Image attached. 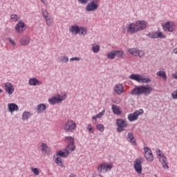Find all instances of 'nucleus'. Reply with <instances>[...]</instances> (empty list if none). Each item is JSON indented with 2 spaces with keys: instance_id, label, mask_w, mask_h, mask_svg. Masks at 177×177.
Listing matches in <instances>:
<instances>
[{
  "instance_id": "nucleus-14",
  "label": "nucleus",
  "mask_w": 177,
  "mask_h": 177,
  "mask_svg": "<svg viewBox=\"0 0 177 177\" xmlns=\"http://www.w3.org/2000/svg\"><path fill=\"white\" fill-rule=\"evenodd\" d=\"M149 37L153 39L160 38L161 39L166 38L165 35H164V33L161 32H151L149 34Z\"/></svg>"
},
{
  "instance_id": "nucleus-9",
  "label": "nucleus",
  "mask_w": 177,
  "mask_h": 177,
  "mask_svg": "<svg viewBox=\"0 0 177 177\" xmlns=\"http://www.w3.org/2000/svg\"><path fill=\"white\" fill-rule=\"evenodd\" d=\"M164 31H169V32H174L175 30V23L173 21H169L162 25Z\"/></svg>"
},
{
  "instance_id": "nucleus-32",
  "label": "nucleus",
  "mask_w": 177,
  "mask_h": 177,
  "mask_svg": "<svg viewBox=\"0 0 177 177\" xmlns=\"http://www.w3.org/2000/svg\"><path fill=\"white\" fill-rule=\"evenodd\" d=\"M31 117V113L28 111H24L22 115L23 121H26V120H28Z\"/></svg>"
},
{
  "instance_id": "nucleus-53",
  "label": "nucleus",
  "mask_w": 177,
  "mask_h": 177,
  "mask_svg": "<svg viewBox=\"0 0 177 177\" xmlns=\"http://www.w3.org/2000/svg\"><path fill=\"white\" fill-rule=\"evenodd\" d=\"M173 52H174V53H175V55H177V48H174L173 50Z\"/></svg>"
},
{
  "instance_id": "nucleus-43",
  "label": "nucleus",
  "mask_w": 177,
  "mask_h": 177,
  "mask_svg": "<svg viewBox=\"0 0 177 177\" xmlns=\"http://www.w3.org/2000/svg\"><path fill=\"white\" fill-rule=\"evenodd\" d=\"M43 16H44L45 20H46V19H49L50 17V15H49V12H48V11H46V10H43Z\"/></svg>"
},
{
  "instance_id": "nucleus-4",
  "label": "nucleus",
  "mask_w": 177,
  "mask_h": 177,
  "mask_svg": "<svg viewBox=\"0 0 177 177\" xmlns=\"http://www.w3.org/2000/svg\"><path fill=\"white\" fill-rule=\"evenodd\" d=\"M129 78L133 80V81H136L137 82H142V84H146V82H150V79L142 77L139 74H131Z\"/></svg>"
},
{
  "instance_id": "nucleus-7",
  "label": "nucleus",
  "mask_w": 177,
  "mask_h": 177,
  "mask_svg": "<svg viewBox=\"0 0 177 177\" xmlns=\"http://www.w3.org/2000/svg\"><path fill=\"white\" fill-rule=\"evenodd\" d=\"M67 97V95L64 94L63 95H58L57 97H52L48 99V102L50 104H56V103H61Z\"/></svg>"
},
{
  "instance_id": "nucleus-51",
  "label": "nucleus",
  "mask_w": 177,
  "mask_h": 177,
  "mask_svg": "<svg viewBox=\"0 0 177 177\" xmlns=\"http://www.w3.org/2000/svg\"><path fill=\"white\" fill-rule=\"evenodd\" d=\"M172 77L173 78H174V80H177V72H175L174 73H173Z\"/></svg>"
},
{
  "instance_id": "nucleus-20",
  "label": "nucleus",
  "mask_w": 177,
  "mask_h": 177,
  "mask_svg": "<svg viewBox=\"0 0 177 177\" xmlns=\"http://www.w3.org/2000/svg\"><path fill=\"white\" fill-rule=\"evenodd\" d=\"M69 31L71 34L74 35H77V34H80V27L77 25H73L69 27Z\"/></svg>"
},
{
  "instance_id": "nucleus-27",
  "label": "nucleus",
  "mask_w": 177,
  "mask_h": 177,
  "mask_svg": "<svg viewBox=\"0 0 177 177\" xmlns=\"http://www.w3.org/2000/svg\"><path fill=\"white\" fill-rule=\"evenodd\" d=\"M157 77H160V78H162L165 81H167V73L164 71H159L156 73Z\"/></svg>"
},
{
  "instance_id": "nucleus-35",
  "label": "nucleus",
  "mask_w": 177,
  "mask_h": 177,
  "mask_svg": "<svg viewBox=\"0 0 177 177\" xmlns=\"http://www.w3.org/2000/svg\"><path fill=\"white\" fill-rule=\"evenodd\" d=\"M91 50H93V52L94 53H97V52H99V50H100V46H99L97 44H93Z\"/></svg>"
},
{
  "instance_id": "nucleus-40",
  "label": "nucleus",
  "mask_w": 177,
  "mask_h": 177,
  "mask_svg": "<svg viewBox=\"0 0 177 177\" xmlns=\"http://www.w3.org/2000/svg\"><path fill=\"white\" fill-rule=\"evenodd\" d=\"M46 20V25L48 27H52V25L53 24V19H52V17L47 18Z\"/></svg>"
},
{
  "instance_id": "nucleus-52",
  "label": "nucleus",
  "mask_w": 177,
  "mask_h": 177,
  "mask_svg": "<svg viewBox=\"0 0 177 177\" xmlns=\"http://www.w3.org/2000/svg\"><path fill=\"white\" fill-rule=\"evenodd\" d=\"M97 118H97V115H96L95 116H93L92 117V120H95V121H96V119Z\"/></svg>"
},
{
  "instance_id": "nucleus-47",
  "label": "nucleus",
  "mask_w": 177,
  "mask_h": 177,
  "mask_svg": "<svg viewBox=\"0 0 177 177\" xmlns=\"http://www.w3.org/2000/svg\"><path fill=\"white\" fill-rule=\"evenodd\" d=\"M171 97H172V99L177 100V90L174 91L171 93Z\"/></svg>"
},
{
  "instance_id": "nucleus-30",
  "label": "nucleus",
  "mask_w": 177,
  "mask_h": 177,
  "mask_svg": "<svg viewBox=\"0 0 177 177\" xmlns=\"http://www.w3.org/2000/svg\"><path fill=\"white\" fill-rule=\"evenodd\" d=\"M138 48H129L127 50V52L130 54L132 55V56L137 57L138 56Z\"/></svg>"
},
{
  "instance_id": "nucleus-44",
  "label": "nucleus",
  "mask_w": 177,
  "mask_h": 177,
  "mask_svg": "<svg viewBox=\"0 0 177 177\" xmlns=\"http://www.w3.org/2000/svg\"><path fill=\"white\" fill-rule=\"evenodd\" d=\"M66 140H68V142H69V144L74 145V138L71 136H68V137H66Z\"/></svg>"
},
{
  "instance_id": "nucleus-18",
  "label": "nucleus",
  "mask_w": 177,
  "mask_h": 177,
  "mask_svg": "<svg viewBox=\"0 0 177 177\" xmlns=\"http://www.w3.org/2000/svg\"><path fill=\"white\" fill-rule=\"evenodd\" d=\"M159 161L162 164V167L166 169H169V166L168 165V160L167 159V156H162L160 158H159Z\"/></svg>"
},
{
  "instance_id": "nucleus-19",
  "label": "nucleus",
  "mask_w": 177,
  "mask_h": 177,
  "mask_svg": "<svg viewBox=\"0 0 177 177\" xmlns=\"http://www.w3.org/2000/svg\"><path fill=\"white\" fill-rule=\"evenodd\" d=\"M28 84L32 86H37V85H42V82L38 80L35 77H32V78L29 79Z\"/></svg>"
},
{
  "instance_id": "nucleus-22",
  "label": "nucleus",
  "mask_w": 177,
  "mask_h": 177,
  "mask_svg": "<svg viewBox=\"0 0 177 177\" xmlns=\"http://www.w3.org/2000/svg\"><path fill=\"white\" fill-rule=\"evenodd\" d=\"M8 107L10 113H14V111H17V110H19V106L15 103L8 104Z\"/></svg>"
},
{
  "instance_id": "nucleus-29",
  "label": "nucleus",
  "mask_w": 177,
  "mask_h": 177,
  "mask_svg": "<svg viewBox=\"0 0 177 177\" xmlns=\"http://www.w3.org/2000/svg\"><path fill=\"white\" fill-rule=\"evenodd\" d=\"M74 150H75V145H74V144H68L65 149V151H67L68 154H70V153H71L72 151H74Z\"/></svg>"
},
{
  "instance_id": "nucleus-42",
  "label": "nucleus",
  "mask_w": 177,
  "mask_h": 177,
  "mask_svg": "<svg viewBox=\"0 0 177 177\" xmlns=\"http://www.w3.org/2000/svg\"><path fill=\"white\" fill-rule=\"evenodd\" d=\"M156 154H157L158 158H160V157H164V156H165L162 153V151L160 150L159 149H156Z\"/></svg>"
},
{
  "instance_id": "nucleus-28",
  "label": "nucleus",
  "mask_w": 177,
  "mask_h": 177,
  "mask_svg": "<svg viewBox=\"0 0 177 177\" xmlns=\"http://www.w3.org/2000/svg\"><path fill=\"white\" fill-rule=\"evenodd\" d=\"M127 140L129 142H131L132 143V145L136 146V140H135V138L133 137V134L132 133H128Z\"/></svg>"
},
{
  "instance_id": "nucleus-56",
  "label": "nucleus",
  "mask_w": 177,
  "mask_h": 177,
  "mask_svg": "<svg viewBox=\"0 0 177 177\" xmlns=\"http://www.w3.org/2000/svg\"><path fill=\"white\" fill-rule=\"evenodd\" d=\"M41 1L42 2V3H45V0H41Z\"/></svg>"
},
{
  "instance_id": "nucleus-39",
  "label": "nucleus",
  "mask_w": 177,
  "mask_h": 177,
  "mask_svg": "<svg viewBox=\"0 0 177 177\" xmlns=\"http://www.w3.org/2000/svg\"><path fill=\"white\" fill-rule=\"evenodd\" d=\"M86 129L88 131L89 133H93L95 132V128L91 124L86 125Z\"/></svg>"
},
{
  "instance_id": "nucleus-49",
  "label": "nucleus",
  "mask_w": 177,
  "mask_h": 177,
  "mask_svg": "<svg viewBox=\"0 0 177 177\" xmlns=\"http://www.w3.org/2000/svg\"><path fill=\"white\" fill-rule=\"evenodd\" d=\"M80 3H82V5H85V3H88V1L89 0H77Z\"/></svg>"
},
{
  "instance_id": "nucleus-8",
  "label": "nucleus",
  "mask_w": 177,
  "mask_h": 177,
  "mask_svg": "<svg viewBox=\"0 0 177 177\" xmlns=\"http://www.w3.org/2000/svg\"><path fill=\"white\" fill-rule=\"evenodd\" d=\"M143 162V158H137L133 162V165H134V169L137 174H142V163Z\"/></svg>"
},
{
  "instance_id": "nucleus-38",
  "label": "nucleus",
  "mask_w": 177,
  "mask_h": 177,
  "mask_svg": "<svg viewBox=\"0 0 177 177\" xmlns=\"http://www.w3.org/2000/svg\"><path fill=\"white\" fill-rule=\"evenodd\" d=\"M60 63H68V56L64 55L59 58Z\"/></svg>"
},
{
  "instance_id": "nucleus-48",
  "label": "nucleus",
  "mask_w": 177,
  "mask_h": 177,
  "mask_svg": "<svg viewBox=\"0 0 177 177\" xmlns=\"http://www.w3.org/2000/svg\"><path fill=\"white\" fill-rule=\"evenodd\" d=\"M80 62V57H72L70 59V62Z\"/></svg>"
},
{
  "instance_id": "nucleus-13",
  "label": "nucleus",
  "mask_w": 177,
  "mask_h": 177,
  "mask_svg": "<svg viewBox=\"0 0 177 177\" xmlns=\"http://www.w3.org/2000/svg\"><path fill=\"white\" fill-rule=\"evenodd\" d=\"M4 88L8 95H12L13 92H15V86H13V84L10 82L5 83Z\"/></svg>"
},
{
  "instance_id": "nucleus-2",
  "label": "nucleus",
  "mask_w": 177,
  "mask_h": 177,
  "mask_svg": "<svg viewBox=\"0 0 177 177\" xmlns=\"http://www.w3.org/2000/svg\"><path fill=\"white\" fill-rule=\"evenodd\" d=\"M65 132L73 133L77 129V123L73 120H68L64 126Z\"/></svg>"
},
{
  "instance_id": "nucleus-34",
  "label": "nucleus",
  "mask_w": 177,
  "mask_h": 177,
  "mask_svg": "<svg viewBox=\"0 0 177 177\" xmlns=\"http://www.w3.org/2000/svg\"><path fill=\"white\" fill-rule=\"evenodd\" d=\"M31 172L35 175V176H38L39 175V169L37 167H31Z\"/></svg>"
},
{
  "instance_id": "nucleus-55",
  "label": "nucleus",
  "mask_w": 177,
  "mask_h": 177,
  "mask_svg": "<svg viewBox=\"0 0 177 177\" xmlns=\"http://www.w3.org/2000/svg\"><path fill=\"white\" fill-rule=\"evenodd\" d=\"M41 1L42 2V3H45V0H41Z\"/></svg>"
},
{
  "instance_id": "nucleus-26",
  "label": "nucleus",
  "mask_w": 177,
  "mask_h": 177,
  "mask_svg": "<svg viewBox=\"0 0 177 177\" xmlns=\"http://www.w3.org/2000/svg\"><path fill=\"white\" fill-rule=\"evenodd\" d=\"M46 110V105L45 104H40L37 106L38 114H42Z\"/></svg>"
},
{
  "instance_id": "nucleus-37",
  "label": "nucleus",
  "mask_w": 177,
  "mask_h": 177,
  "mask_svg": "<svg viewBox=\"0 0 177 177\" xmlns=\"http://www.w3.org/2000/svg\"><path fill=\"white\" fill-rule=\"evenodd\" d=\"M115 56L119 58L124 57V51L115 50Z\"/></svg>"
},
{
  "instance_id": "nucleus-16",
  "label": "nucleus",
  "mask_w": 177,
  "mask_h": 177,
  "mask_svg": "<svg viewBox=\"0 0 177 177\" xmlns=\"http://www.w3.org/2000/svg\"><path fill=\"white\" fill-rule=\"evenodd\" d=\"M127 32L129 34H136V32H138L135 23H131L127 26Z\"/></svg>"
},
{
  "instance_id": "nucleus-31",
  "label": "nucleus",
  "mask_w": 177,
  "mask_h": 177,
  "mask_svg": "<svg viewBox=\"0 0 177 177\" xmlns=\"http://www.w3.org/2000/svg\"><path fill=\"white\" fill-rule=\"evenodd\" d=\"M115 50H111L110 53L106 54L107 59H110L111 60L115 59Z\"/></svg>"
},
{
  "instance_id": "nucleus-11",
  "label": "nucleus",
  "mask_w": 177,
  "mask_h": 177,
  "mask_svg": "<svg viewBox=\"0 0 177 177\" xmlns=\"http://www.w3.org/2000/svg\"><path fill=\"white\" fill-rule=\"evenodd\" d=\"M15 30L19 34H23L26 30V24L23 21H19V23L15 25Z\"/></svg>"
},
{
  "instance_id": "nucleus-12",
  "label": "nucleus",
  "mask_w": 177,
  "mask_h": 177,
  "mask_svg": "<svg viewBox=\"0 0 177 177\" xmlns=\"http://www.w3.org/2000/svg\"><path fill=\"white\" fill-rule=\"evenodd\" d=\"M136 27L137 28V31H141V30H145L147 27V22L145 20L137 21L136 23Z\"/></svg>"
},
{
  "instance_id": "nucleus-17",
  "label": "nucleus",
  "mask_w": 177,
  "mask_h": 177,
  "mask_svg": "<svg viewBox=\"0 0 177 177\" xmlns=\"http://www.w3.org/2000/svg\"><path fill=\"white\" fill-rule=\"evenodd\" d=\"M124 86L122 84H115L114 92L116 95H122V93H124Z\"/></svg>"
},
{
  "instance_id": "nucleus-23",
  "label": "nucleus",
  "mask_w": 177,
  "mask_h": 177,
  "mask_svg": "<svg viewBox=\"0 0 177 177\" xmlns=\"http://www.w3.org/2000/svg\"><path fill=\"white\" fill-rule=\"evenodd\" d=\"M41 147L42 154H48L49 153V151H50V148H49V147H48L46 143H44V142L41 143Z\"/></svg>"
},
{
  "instance_id": "nucleus-10",
  "label": "nucleus",
  "mask_w": 177,
  "mask_h": 177,
  "mask_svg": "<svg viewBox=\"0 0 177 177\" xmlns=\"http://www.w3.org/2000/svg\"><path fill=\"white\" fill-rule=\"evenodd\" d=\"M145 157L147 161L151 162L154 160V156H153V152L150 148L145 147H144Z\"/></svg>"
},
{
  "instance_id": "nucleus-6",
  "label": "nucleus",
  "mask_w": 177,
  "mask_h": 177,
  "mask_svg": "<svg viewBox=\"0 0 177 177\" xmlns=\"http://www.w3.org/2000/svg\"><path fill=\"white\" fill-rule=\"evenodd\" d=\"M117 131L118 132H123L125 131V128L128 127V122L123 119H117L116 120Z\"/></svg>"
},
{
  "instance_id": "nucleus-3",
  "label": "nucleus",
  "mask_w": 177,
  "mask_h": 177,
  "mask_svg": "<svg viewBox=\"0 0 177 177\" xmlns=\"http://www.w3.org/2000/svg\"><path fill=\"white\" fill-rule=\"evenodd\" d=\"M113 165L112 163H102L97 167V171L100 174H106L107 172H110V171H111L113 169Z\"/></svg>"
},
{
  "instance_id": "nucleus-25",
  "label": "nucleus",
  "mask_w": 177,
  "mask_h": 177,
  "mask_svg": "<svg viewBox=\"0 0 177 177\" xmlns=\"http://www.w3.org/2000/svg\"><path fill=\"white\" fill-rule=\"evenodd\" d=\"M68 152L67 151H57L55 156H57V157H63L64 158H66L68 157Z\"/></svg>"
},
{
  "instance_id": "nucleus-21",
  "label": "nucleus",
  "mask_w": 177,
  "mask_h": 177,
  "mask_svg": "<svg viewBox=\"0 0 177 177\" xmlns=\"http://www.w3.org/2000/svg\"><path fill=\"white\" fill-rule=\"evenodd\" d=\"M112 111L116 115H121V114H122V111H121L120 106L115 104L112 105Z\"/></svg>"
},
{
  "instance_id": "nucleus-24",
  "label": "nucleus",
  "mask_w": 177,
  "mask_h": 177,
  "mask_svg": "<svg viewBox=\"0 0 177 177\" xmlns=\"http://www.w3.org/2000/svg\"><path fill=\"white\" fill-rule=\"evenodd\" d=\"M55 162L57 164V167H61V168H63L64 167V165H63V160L62 158L57 156V155H54Z\"/></svg>"
},
{
  "instance_id": "nucleus-15",
  "label": "nucleus",
  "mask_w": 177,
  "mask_h": 177,
  "mask_svg": "<svg viewBox=\"0 0 177 177\" xmlns=\"http://www.w3.org/2000/svg\"><path fill=\"white\" fill-rule=\"evenodd\" d=\"M30 42H31V38L28 36H24L19 39V44L22 46H27L30 45Z\"/></svg>"
},
{
  "instance_id": "nucleus-33",
  "label": "nucleus",
  "mask_w": 177,
  "mask_h": 177,
  "mask_svg": "<svg viewBox=\"0 0 177 177\" xmlns=\"http://www.w3.org/2000/svg\"><path fill=\"white\" fill-rule=\"evenodd\" d=\"M79 34L86 35L88 34V30L85 27H80L79 28Z\"/></svg>"
},
{
  "instance_id": "nucleus-57",
  "label": "nucleus",
  "mask_w": 177,
  "mask_h": 177,
  "mask_svg": "<svg viewBox=\"0 0 177 177\" xmlns=\"http://www.w3.org/2000/svg\"><path fill=\"white\" fill-rule=\"evenodd\" d=\"M2 92H3V90L0 88V93H2Z\"/></svg>"
},
{
  "instance_id": "nucleus-41",
  "label": "nucleus",
  "mask_w": 177,
  "mask_h": 177,
  "mask_svg": "<svg viewBox=\"0 0 177 177\" xmlns=\"http://www.w3.org/2000/svg\"><path fill=\"white\" fill-rule=\"evenodd\" d=\"M97 129L100 131V132H104V125L102 124H98L96 126Z\"/></svg>"
},
{
  "instance_id": "nucleus-46",
  "label": "nucleus",
  "mask_w": 177,
  "mask_h": 177,
  "mask_svg": "<svg viewBox=\"0 0 177 177\" xmlns=\"http://www.w3.org/2000/svg\"><path fill=\"white\" fill-rule=\"evenodd\" d=\"M105 113H106V110L104 109L102 112H100L98 114H97V117L98 118H102V117H103V115H104Z\"/></svg>"
},
{
  "instance_id": "nucleus-1",
  "label": "nucleus",
  "mask_w": 177,
  "mask_h": 177,
  "mask_svg": "<svg viewBox=\"0 0 177 177\" xmlns=\"http://www.w3.org/2000/svg\"><path fill=\"white\" fill-rule=\"evenodd\" d=\"M152 91L153 88L149 85L138 86L132 90L131 95H136V96H139L140 95H150Z\"/></svg>"
},
{
  "instance_id": "nucleus-54",
  "label": "nucleus",
  "mask_w": 177,
  "mask_h": 177,
  "mask_svg": "<svg viewBox=\"0 0 177 177\" xmlns=\"http://www.w3.org/2000/svg\"><path fill=\"white\" fill-rule=\"evenodd\" d=\"M68 177H77V176H75V174H71Z\"/></svg>"
},
{
  "instance_id": "nucleus-5",
  "label": "nucleus",
  "mask_w": 177,
  "mask_h": 177,
  "mask_svg": "<svg viewBox=\"0 0 177 177\" xmlns=\"http://www.w3.org/2000/svg\"><path fill=\"white\" fill-rule=\"evenodd\" d=\"M143 113H145L143 109H139L134 111L133 113L129 114L127 118L130 122H133V121L138 120V118H139V115H142Z\"/></svg>"
},
{
  "instance_id": "nucleus-50",
  "label": "nucleus",
  "mask_w": 177,
  "mask_h": 177,
  "mask_svg": "<svg viewBox=\"0 0 177 177\" xmlns=\"http://www.w3.org/2000/svg\"><path fill=\"white\" fill-rule=\"evenodd\" d=\"M8 41L12 45H13V46H16V42L15 40L12 39L11 38H8Z\"/></svg>"
},
{
  "instance_id": "nucleus-36",
  "label": "nucleus",
  "mask_w": 177,
  "mask_h": 177,
  "mask_svg": "<svg viewBox=\"0 0 177 177\" xmlns=\"http://www.w3.org/2000/svg\"><path fill=\"white\" fill-rule=\"evenodd\" d=\"M10 19L16 22V21H19V20H20V17L19 15H17V14H12L10 16Z\"/></svg>"
},
{
  "instance_id": "nucleus-45",
  "label": "nucleus",
  "mask_w": 177,
  "mask_h": 177,
  "mask_svg": "<svg viewBox=\"0 0 177 177\" xmlns=\"http://www.w3.org/2000/svg\"><path fill=\"white\" fill-rule=\"evenodd\" d=\"M137 56L140 57H143L145 56V51L143 50H138Z\"/></svg>"
}]
</instances>
